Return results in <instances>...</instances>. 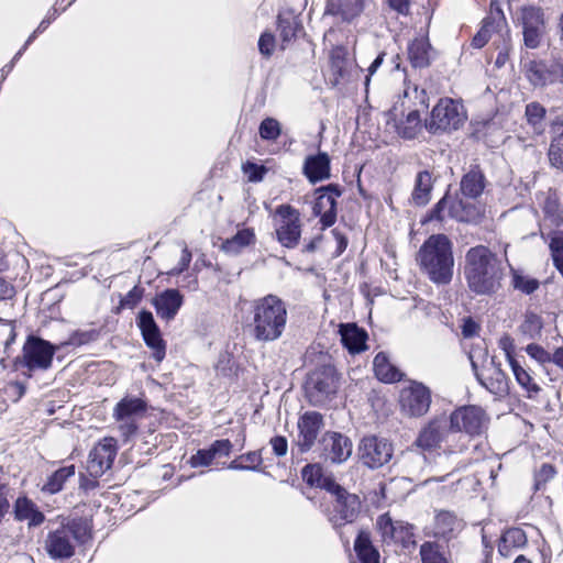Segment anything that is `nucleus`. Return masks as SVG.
<instances>
[{"label": "nucleus", "instance_id": "1", "mask_svg": "<svg viewBox=\"0 0 563 563\" xmlns=\"http://www.w3.org/2000/svg\"><path fill=\"white\" fill-rule=\"evenodd\" d=\"M464 275L472 292L477 296H492L501 288L503 261L487 246L476 245L465 254Z\"/></svg>", "mask_w": 563, "mask_h": 563}, {"label": "nucleus", "instance_id": "2", "mask_svg": "<svg viewBox=\"0 0 563 563\" xmlns=\"http://www.w3.org/2000/svg\"><path fill=\"white\" fill-rule=\"evenodd\" d=\"M286 303L276 295H266L251 302V335L258 342H274L282 338L287 324Z\"/></svg>", "mask_w": 563, "mask_h": 563}, {"label": "nucleus", "instance_id": "3", "mask_svg": "<svg viewBox=\"0 0 563 563\" xmlns=\"http://www.w3.org/2000/svg\"><path fill=\"white\" fill-rule=\"evenodd\" d=\"M420 269L437 285H446L452 280L454 256L453 245L445 234H432L417 253Z\"/></svg>", "mask_w": 563, "mask_h": 563}, {"label": "nucleus", "instance_id": "4", "mask_svg": "<svg viewBox=\"0 0 563 563\" xmlns=\"http://www.w3.org/2000/svg\"><path fill=\"white\" fill-rule=\"evenodd\" d=\"M90 525L87 519L75 518L62 523L48 532L45 550L55 560L69 559L75 553L77 542H85L90 537Z\"/></svg>", "mask_w": 563, "mask_h": 563}, {"label": "nucleus", "instance_id": "5", "mask_svg": "<svg viewBox=\"0 0 563 563\" xmlns=\"http://www.w3.org/2000/svg\"><path fill=\"white\" fill-rule=\"evenodd\" d=\"M465 120L466 113L462 103L451 98H442L433 107L424 128L432 134H441L460 129Z\"/></svg>", "mask_w": 563, "mask_h": 563}, {"label": "nucleus", "instance_id": "6", "mask_svg": "<svg viewBox=\"0 0 563 563\" xmlns=\"http://www.w3.org/2000/svg\"><path fill=\"white\" fill-rule=\"evenodd\" d=\"M57 346L51 342L30 335L23 345L22 356L16 360L15 365L26 368L30 377L32 372L46 371L52 366Z\"/></svg>", "mask_w": 563, "mask_h": 563}, {"label": "nucleus", "instance_id": "7", "mask_svg": "<svg viewBox=\"0 0 563 563\" xmlns=\"http://www.w3.org/2000/svg\"><path fill=\"white\" fill-rule=\"evenodd\" d=\"M339 388V376L332 365H323L316 368L306 383V393L309 401L319 406L333 396Z\"/></svg>", "mask_w": 563, "mask_h": 563}, {"label": "nucleus", "instance_id": "8", "mask_svg": "<svg viewBox=\"0 0 563 563\" xmlns=\"http://www.w3.org/2000/svg\"><path fill=\"white\" fill-rule=\"evenodd\" d=\"M479 214V209L474 203L445 194L430 211L429 220L443 221L449 217L460 222H475Z\"/></svg>", "mask_w": 563, "mask_h": 563}, {"label": "nucleus", "instance_id": "9", "mask_svg": "<svg viewBox=\"0 0 563 563\" xmlns=\"http://www.w3.org/2000/svg\"><path fill=\"white\" fill-rule=\"evenodd\" d=\"M330 494L334 499L329 520L334 527L352 523L357 518L361 510L360 497L356 494L347 492L339 484Z\"/></svg>", "mask_w": 563, "mask_h": 563}, {"label": "nucleus", "instance_id": "10", "mask_svg": "<svg viewBox=\"0 0 563 563\" xmlns=\"http://www.w3.org/2000/svg\"><path fill=\"white\" fill-rule=\"evenodd\" d=\"M357 454L368 468H379L390 461L393 445L384 438L368 435L361 440Z\"/></svg>", "mask_w": 563, "mask_h": 563}, {"label": "nucleus", "instance_id": "11", "mask_svg": "<svg viewBox=\"0 0 563 563\" xmlns=\"http://www.w3.org/2000/svg\"><path fill=\"white\" fill-rule=\"evenodd\" d=\"M342 189L336 184L321 186L314 190L316 201L313 205V214L320 217L324 228L334 224L336 220V199L341 197Z\"/></svg>", "mask_w": 563, "mask_h": 563}, {"label": "nucleus", "instance_id": "12", "mask_svg": "<svg viewBox=\"0 0 563 563\" xmlns=\"http://www.w3.org/2000/svg\"><path fill=\"white\" fill-rule=\"evenodd\" d=\"M453 437L449 420L445 416L437 417L424 426L416 441L415 445L423 452H433L440 448L441 443Z\"/></svg>", "mask_w": 563, "mask_h": 563}, {"label": "nucleus", "instance_id": "13", "mask_svg": "<svg viewBox=\"0 0 563 563\" xmlns=\"http://www.w3.org/2000/svg\"><path fill=\"white\" fill-rule=\"evenodd\" d=\"M431 405L430 389L419 382H412L400 394V406L404 412L410 417L424 416Z\"/></svg>", "mask_w": 563, "mask_h": 563}, {"label": "nucleus", "instance_id": "14", "mask_svg": "<svg viewBox=\"0 0 563 563\" xmlns=\"http://www.w3.org/2000/svg\"><path fill=\"white\" fill-rule=\"evenodd\" d=\"M276 214L280 217L276 229L277 240L285 247H296L301 235L298 212L289 205H282L276 209Z\"/></svg>", "mask_w": 563, "mask_h": 563}, {"label": "nucleus", "instance_id": "15", "mask_svg": "<svg viewBox=\"0 0 563 563\" xmlns=\"http://www.w3.org/2000/svg\"><path fill=\"white\" fill-rule=\"evenodd\" d=\"M448 420L453 437L461 432L475 435L482 431L484 411L475 406L462 407L454 410Z\"/></svg>", "mask_w": 563, "mask_h": 563}, {"label": "nucleus", "instance_id": "16", "mask_svg": "<svg viewBox=\"0 0 563 563\" xmlns=\"http://www.w3.org/2000/svg\"><path fill=\"white\" fill-rule=\"evenodd\" d=\"M136 323L145 344L152 350L154 360L162 362L166 354V344L162 339L161 330L154 320L153 313L148 310L140 311Z\"/></svg>", "mask_w": 563, "mask_h": 563}, {"label": "nucleus", "instance_id": "17", "mask_svg": "<svg viewBox=\"0 0 563 563\" xmlns=\"http://www.w3.org/2000/svg\"><path fill=\"white\" fill-rule=\"evenodd\" d=\"M471 363L477 380L492 394L504 395L508 393V377L500 368V364L495 362L494 357L483 366L482 371H478L472 357Z\"/></svg>", "mask_w": 563, "mask_h": 563}, {"label": "nucleus", "instance_id": "18", "mask_svg": "<svg viewBox=\"0 0 563 563\" xmlns=\"http://www.w3.org/2000/svg\"><path fill=\"white\" fill-rule=\"evenodd\" d=\"M117 456V445L113 439H104L89 453L87 471L91 477L98 478L108 471Z\"/></svg>", "mask_w": 563, "mask_h": 563}, {"label": "nucleus", "instance_id": "19", "mask_svg": "<svg viewBox=\"0 0 563 563\" xmlns=\"http://www.w3.org/2000/svg\"><path fill=\"white\" fill-rule=\"evenodd\" d=\"M297 427V445L300 452H307L313 446L318 434L324 427L323 417L317 411H307L299 417Z\"/></svg>", "mask_w": 563, "mask_h": 563}, {"label": "nucleus", "instance_id": "20", "mask_svg": "<svg viewBox=\"0 0 563 563\" xmlns=\"http://www.w3.org/2000/svg\"><path fill=\"white\" fill-rule=\"evenodd\" d=\"M464 527L463 519L459 518L453 511L438 510L434 515L432 536L449 543L462 532Z\"/></svg>", "mask_w": 563, "mask_h": 563}, {"label": "nucleus", "instance_id": "21", "mask_svg": "<svg viewBox=\"0 0 563 563\" xmlns=\"http://www.w3.org/2000/svg\"><path fill=\"white\" fill-rule=\"evenodd\" d=\"M352 441L339 432H327L322 438V450L325 460L343 463L352 454Z\"/></svg>", "mask_w": 563, "mask_h": 563}, {"label": "nucleus", "instance_id": "22", "mask_svg": "<svg viewBox=\"0 0 563 563\" xmlns=\"http://www.w3.org/2000/svg\"><path fill=\"white\" fill-rule=\"evenodd\" d=\"M183 302V295L174 288L162 291L153 299L157 316L167 322L174 320Z\"/></svg>", "mask_w": 563, "mask_h": 563}, {"label": "nucleus", "instance_id": "23", "mask_svg": "<svg viewBox=\"0 0 563 563\" xmlns=\"http://www.w3.org/2000/svg\"><path fill=\"white\" fill-rule=\"evenodd\" d=\"M331 159L325 152L306 157L302 173L311 184L327 180L331 177Z\"/></svg>", "mask_w": 563, "mask_h": 563}, {"label": "nucleus", "instance_id": "24", "mask_svg": "<svg viewBox=\"0 0 563 563\" xmlns=\"http://www.w3.org/2000/svg\"><path fill=\"white\" fill-rule=\"evenodd\" d=\"M277 25L283 43L290 42L303 31L300 13L294 9L282 10L278 14Z\"/></svg>", "mask_w": 563, "mask_h": 563}, {"label": "nucleus", "instance_id": "25", "mask_svg": "<svg viewBox=\"0 0 563 563\" xmlns=\"http://www.w3.org/2000/svg\"><path fill=\"white\" fill-rule=\"evenodd\" d=\"M13 514L15 520L27 521L29 527H38L45 520L44 514L38 509L36 504L26 496L16 498L13 506Z\"/></svg>", "mask_w": 563, "mask_h": 563}, {"label": "nucleus", "instance_id": "26", "mask_svg": "<svg viewBox=\"0 0 563 563\" xmlns=\"http://www.w3.org/2000/svg\"><path fill=\"white\" fill-rule=\"evenodd\" d=\"M527 78L536 87L554 84V58L549 64L543 60L530 62L527 67Z\"/></svg>", "mask_w": 563, "mask_h": 563}, {"label": "nucleus", "instance_id": "27", "mask_svg": "<svg viewBox=\"0 0 563 563\" xmlns=\"http://www.w3.org/2000/svg\"><path fill=\"white\" fill-rule=\"evenodd\" d=\"M147 409L146 401L134 396L123 397L113 409L115 420L134 419L142 417Z\"/></svg>", "mask_w": 563, "mask_h": 563}, {"label": "nucleus", "instance_id": "28", "mask_svg": "<svg viewBox=\"0 0 563 563\" xmlns=\"http://www.w3.org/2000/svg\"><path fill=\"white\" fill-rule=\"evenodd\" d=\"M340 335L342 344L351 353H360L366 349L367 333L355 323L340 325Z\"/></svg>", "mask_w": 563, "mask_h": 563}, {"label": "nucleus", "instance_id": "29", "mask_svg": "<svg viewBox=\"0 0 563 563\" xmlns=\"http://www.w3.org/2000/svg\"><path fill=\"white\" fill-rule=\"evenodd\" d=\"M485 176L479 166H472L461 179V191L465 197L477 198L485 189Z\"/></svg>", "mask_w": 563, "mask_h": 563}, {"label": "nucleus", "instance_id": "30", "mask_svg": "<svg viewBox=\"0 0 563 563\" xmlns=\"http://www.w3.org/2000/svg\"><path fill=\"white\" fill-rule=\"evenodd\" d=\"M303 481L310 485L320 487L330 493L338 483L335 479L323 472V468L318 464H308L302 468L301 472Z\"/></svg>", "mask_w": 563, "mask_h": 563}, {"label": "nucleus", "instance_id": "31", "mask_svg": "<svg viewBox=\"0 0 563 563\" xmlns=\"http://www.w3.org/2000/svg\"><path fill=\"white\" fill-rule=\"evenodd\" d=\"M421 563H452L449 547L439 541H426L420 545Z\"/></svg>", "mask_w": 563, "mask_h": 563}, {"label": "nucleus", "instance_id": "32", "mask_svg": "<svg viewBox=\"0 0 563 563\" xmlns=\"http://www.w3.org/2000/svg\"><path fill=\"white\" fill-rule=\"evenodd\" d=\"M526 544V532L520 528H510L503 533L498 544V552L501 556L508 558L512 555L515 550L521 549Z\"/></svg>", "mask_w": 563, "mask_h": 563}, {"label": "nucleus", "instance_id": "33", "mask_svg": "<svg viewBox=\"0 0 563 563\" xmlns=\"http://www.w3.org/2000/svg\"><path fill=\"white\" fill-rule=\"evenodd\" d=\"M551 133L549 162L552 167L563 172V122H554L551 125Z\"/></svg>", "mask_w": 563, "mask_h": 563}, {"label": "nucleus", "instance_id": "34", "mask_svg": "<svg viewBox=\"0 0 563 563\" xmlns=\"http://www.w3.org/2000/svg\"><path fill=\"white\" fill-rule=\"evenodd\" d=\"M431 46L427 38H415L408 46V58L415 68H423L430 65Z\"/></svg>", "mask_w": 563, "mask_h": 563}, {"label": "nucleus", "instance_id": "35", "mask_svg": "<svg viewBox=\"0 0 563 563\" xmlns=\"http://www.w3.org/2000/svg\"><path fill=\"white\" fill-rule=\"evenodd\" d=\"M433 188V177L429 170L419 172L411 198L417 206H424L429 202Z\"/></svg>", "mask_w": 563, "mask_h": 563}, {"label": "nucleus", "instance_id": "36", "mask_svg": "<svg viewBox=\"0 0 563 563\" xmlns=\"http://www.w3.org/2000/svg\"><path fill=\"white\" fill-rule=\"evenodd\" d=\"M376 377L384 383H395L401 379V373L393 365L384 352H379L373 362Z\"/></svg>", "mask_w": 563, "mask_h": 563}, {"label": "nucleus", "instance_id": "37", "mask_svg": "<svg viewBox=\"0 0 563 563\" xmlns=\"http://www.w3.org/2000/svg\"><path fill=\"white\" fill-rule=\"evenodd\" d=\"M420 110L413 109L408 112L405 119L395 123L399 136L407 140L415 139L421 131Z\"/></svg>", "mask_w": 563, "mask_h": 563}, {"label": "nucleus", "instance_id": "38", "mask_svg": "<svg viewBox=\"0 0 563 563\" xmlns=\"http://www.w3.org/2000/svg\"><path fill=\"white\" fill-rule=\"evenodd\" d=\"M354 550L361 563H379V553L368 534L361 532L355 539Z\"/></svg>", "mask_w": 563, "mask_h": 563}, {"label": "nucleus", "instance_id": "39", "mask_svg": "<svg viewBox=\"0 0 563 563\" xmlns=\"http://www.w3.org/2000/svg\"><path fill=\"white\" fill-rule=\"evenodd\" d=\"M506 356L517 383L529 394H538L540 391V387L533 382L531 375L519 364V362L512 355H510V351L506 350Z\"/></svg>", "mask_w": 563, "mask_h": 563}, {"label": "nucleus", "instance_id": "40", "mask_svg": "<svg viewBox=\"0 0 563 563\" xmlns=\"http://www.w3.org/2000/svg\"><path fill=\"white\" fill-rule=\"evenodd\" d=\"M75 475V465H67L55 471L48 476L46 483L42 487V492L47 494H56L60 492L67 479Z\"/></svg>", "mask_w": 563, "mask_h": 563}, {"label": "nucleus", "instance_id": "41", "mask_svg": "<svg viewBox=\"0 0 563 563\" xmlns=\"http://www.w3.org/2000/svg\"><path fill=\"white\" fill-rule=\"evenodd\" d=\"M545 108L539 102H530L526 106L527 122L538 135L542 134L545 129Z\"/></svg>", "mask_w": 563, "mask_h": 563}, {"label": "nucleus", "instance_id": "42", "mask_svg": "<svg viewBox=\"0 0 563 563\" xmlns=\"http://www.w3.org/2000/svg\"><path fill=\"white\" fill-rule=\"evenodd\" d=\"M254 241H255L254 231L252 229L245 228V229L239 230L235 233V235L232 236L231 239H228L223 243L222 249L227 253L238 254L245 246L253 244Z\"/></svg>", "mask_w": 563, "mask_h": 563}, {"label": "nucleus", "instance_id": "43", "mask_svg": "<svg viewBox=\"0 0 563 563\" xmlns=\"http://www.w3.org/2000/svg\"><path fill=\"white\" fill-rule=\"evenodd\" d=\"M520 24L526 29H544V14L541 8L525 7L520 12Z\"/></svg>", "mask_w": 563, "mask_h": 563}, {"label": "nucleus", "instance_id": "44", "mask_svg": "<svg viewBox=\"0 0 563 563\" xmlns=\"http://www.w3.org/2000/svg\"><path fill=\"white\" fill-rule=\"evenodd\" d=\"M542 325V320L538 314L528 312L518 330L523 338L532 340L540 335Z\"/></svg>", "mask_w": 563, "mask_h": 563}, {"label": "nucleus", "instance_id": "45", "mask_svg": "<svg viewBox=\"0 0 563 563\" xmlns=\"http://www.w3.org/2000/svg\"><path fill=\"white\" fill-rule=\"evenodd\" d=\"M512 286L516 290H519L522 294L531 295L540 287V282L537 278L523 275L518 271H514Z\"/></svg>", "mask_w": 563, "mask_h": 563}, {"label": "nucleus", "instance_id": "46", "mask_svg": "<svg viewBox=\"0 0 563 563\" xmlns=\"http://www.w3.org/2000/svg\"><path fill=\"white\" fill-rule=\"evenodd\" d=\"M260 136L265 141H276L280 133V123L274 118L264 119L258 128Z\"/></svg>", "mask_w": 563, "mask_h": 563}, {"label": "nucleus", "instance_id": "47", "mask_svg": "<svg viewBox=\"0 0 563 563\" xmlns=\"http://www.w3.org/2000/svg\"><path fill=\"white\" fill-rule=\"evenodd\" d=\"M543 212L550 221L555 224L560 225L562 222V211L561 206L558 197L554 195H549L543 203Z\"/></svg>", "mask_w": 563, "mask_h": 563}, {"label": "nucleus", "instance_id": "48", "mask_svg": "<svg viewBox=\"0 0 563 563\" xmlns=\"http://www.w3.org/2000/svg\"><path fill=\"white\" fill-rule=\"evenodd\" d=\"M99 331L96 329L77 330L73 332L65 342L67 345L80 346L98 340Z\"/></svg>", "mask_w": 563, "mask_h": 563}, {"label": "nucleus", "instance_id": "49", "mask_svg": "<svg viewBox=\"0 0 563 563\" xmlns=\"http://www.w3.org/2000/svg\"><path fill=\"white\" fill-rule=\"evenodd\" d=\"M413 527L404 521H397L395 529V537L393 538V542L400 543L404 547H407L410 543H413Z\"/></svg>", "mask_w": 563, "mask_h": 563}, {"label": "nucleus", "instance_id": "50", "mask_svg": "<svg viewBox=\"0 0 563 563\" xmlns=\"http://www.w3.org/2000/svg\"><path fill=\"white\" fill-rule=\"evenodd\" d=\"M377 528L385 542H391L395 537L397 521H393L388 514H384L377 519Z\"/></svg>", "mask_w": 563, "mask_h": 563}, {"label": "nucleus", "instance_id": "51", "mask_svg": "<svg viewBox=\"0 0 563 563\" xmlns=\"http://www.w3.org/2000/svg\"><path fill=\"white\" fill-rule=\"evenodd\" d=\"M556 474L553 465L543 463L534 474V490L542 489Z\"/></svg>", "mask_w": 563, "mask_h": 563}, {"label": "nucleus", "instance_id": "52", "mask_svg": "<svg viewBox=\"0 0 563 563\" xmlns=\"http://www.w3.org/2000/svg\"><path fill=\"white\" fill-rule=\"evenodd\" d=\"M405 96L410 99L413 97V104L417 107L416 109L423 110L429 107V97L426 89H420L419 87L415 86L411 91L406 90Z\"/></svg>", "mask_w": 563, "mask_h": 563}, {"label": "nucleus", "instance_id": "53", "mask_svg": "<svg viewBox=\"0 0 563 563\" xmlns=\"http://www.w3.org/2000/svg\"><path fill=\"white\" fill-rule=\"evenodd\" d=\"M144 289L134 286L121 300L120 306L122 308L133 309L142 299Z\"/></svg>", "mask_w": 563, "mask_h": 563}, {"label": "nucleus", "instance_id": "54", "mask_svg": "<svg viewBox=\"0 0 563 563\" xmlns=\"http://www.w3.org/2000/svg\"><path fill=\"white\" fill-rule=\"evenodd\" d=\"M275 49V36L271 32H264L258 40V51L265 57H271Z\"/></svg>", "mask_w": 563, "mask_h": 563}, {"label": "nucleus", "instance_id": "55", "mask_svg": "<svg viewBox=\"0 0 563 563\" xmlns=\"http://www.w3.org/2000/svg\"><path fill=\"white\" fill-rule=\"evenodd\" d=\"M526 352L528 353L529 356H531L541 364L549 363L552 360L551 354L548 351H545L541 345L536 343L528 344L526 347Z\"/></svg>", "mask_w": 563, "mask_h": 563}, {"label": "nucleus", "instance_id": "56", "mask_svg": "<svg viewBox=\"0 0 563 563\" xmlns=\"http://www.w3.org/2000/svg\"><path fill=\"white\" fill-rule=\"evenodd\" d=\"M214 459L210 449L198 450L197 453L190 457V465L192 467L209 466Z\"/></svg>", "mask_w": 563, "mask_h": 563}, {"label": "nucleus", "instance_id": "57", "mask_svg": "<svg viewBox=\"0 0 563 563\" xmlns=\"http://www.w3.org/2000/svg\"><path fill=\"white\" fill-rule=\"evenodd\" d=\"M544 29L522 30L525 45L529 48H537L540 45Z\"/></svg>", "mask_w": 563, "mask_h": 563}, {"label": "nucleus", "instance_id": "58", "mask_svg": "<svg viewBox=\"0 0 563 563\" xmlns=\"http://www.w3.org/2000/svg\"><path fill=\"white\" fill-rule=\"evenodd\" d=\"M244 173L247 175L250 181H260L263 179L266 169L255 163L247 162L243 166Z\"/></svg>", "mask_w": 563, "mask_h": 563}, {"label": "nucleus", "instance_id": "59", "mask_svg": "<svg viewBox=\"0 0 563 563\" xmlns=\"http://www.w3.org/2000/svg\"><path fill=\"white\" fill-rule=\"evenodd\" d=\"M209 449L212 452V454L214 455V457H217V456H228L231 453L232 443L228 439L216 440L210 445Z\"/></svg>", "mask_w": 563, "mask_h": 563}, {"label": "nucleus", "instance_id": "60", "mask_svg": "<svg viewBox=\"0 0 563 563\" xmlns=\"http://www.w3.org/2000/svg\"><path fill=\"white\" fill-rule=\"evenodd\" d=\"M490 23L484 24L481 30L472 38V46L482 48L490 37Z\"/></svg>", "mask_w": 563, "mask_h": 563}, {"label": "nucleus", "instance_id": "61", "mask_svg": "<svg viewBox=\"0 0 563 563\" xmlns=\"http://www.w3.org/2000/svg\"><path fill=\"white\" fill-rule=\"evenodd\" d=\"M243 463L249 466L247 470L255 471L262 464L263 459L260 451H251L249 453L240 455Z\"/></svg>", "mask_w": 563, "mask_h": 563}, {"label": "nucleus", "instance_id": "62", "mask_svg": "<svg viewBox=\"0 0 563 563\" xmlns=\"http://www.w3.org/2000/svg\"><path fill=\"white\" fill-rule=\"evenodd\" d=\"M191 262V252L188 250L187 246L184 247L181 252L180 260L169 274L173 276L180 275L184 271H186Z\"/></svg>", "mask_w": 563, "mask_h": 563}, {"label": "nucleus", "instance_id": "63", "mask_svg": "<svg viewBox=\"0 0 563 563\" xmlns=\"http://www.w3.org/2000/svg\"><path fill=\"white\" fill-rule=\"evenodd\" d=\"M119 424L120 432L125 440L133 437L137 431V423L134 419H125V420H117Z\"/></svg>", "mask_w": 563, "mask_h": 563}, {"label": "nucleus", "instance_id": "64", "mask_svg": "<svg viewBox=\"0 0 563 563\" xmlns=\"http://www.w3.org/2000/svg\"><path fill=\"white\" fill-rule=\"evenodd\" d=\"M269 443L277 456H284L287 453L288 443L285 437L276 435L271 439Z\"/></svg>", "mask_w": 563, "mask_h": 563}]
</instances>
